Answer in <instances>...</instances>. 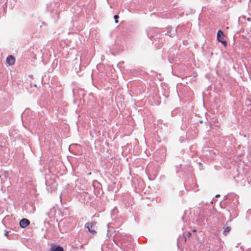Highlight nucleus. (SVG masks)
I'll list each match as a JSON object with an SVG mask.
<instances>
[{"label":"nucleus","mask_w":251,"mask_h":251,"mask_svg":"<svg viewBox=\"0 0 251 251\" xmlns=\"http://www.w3.org/2000/svg\"><path fill=\"white\" fill-rule=\"evenodd\" d=\"M97 223L96 222H92L91 223H87L85 227H86L89 231L93 235H96L97 234L96 229H97L96 226Z\"/></svg>","instance_id":"f257e3e1"},{"label":"nucleus","mask_w":251,"mask_h":251,"mask_svg":"<svg viewBox=\"0 0 251 251\" xmlns=\"http://www.w3.org/2000/svg\"><path fill=\"white\" fill-rule=\"evenodd\" d=\"M217 40L219 42L222 43L223 45L226 46V42L225 41H224V32L221 30H219L217 32Z\"/></svg>","instance_id":"f03ea898"},{"label":"nucleus","mask_w":251,"mask_h":251,"mask_svg":"<svg viewBox=\"0 0 251 251\" xmlns=\"http://www.w3.org/2000/svg\"><path fill=\"white\" fill-rule=\"evenodd\" d=\"M30 224V221L27 219H23L20 222V225L22 228H25Z\"/></svg>","instance_id":"7ed1b4c3"},{"label":"nucleus","mask_w":251,"mask_h":251,"mask_svg":"<svg viewBox=\"0 0 251 251\" xmlns=\"http://www.w3.org/2000/svg\"><path fill=\"white\" fill-rule=\"evenodd\" d=\"M15 62V58L12 55H9L6 58V63L9 65L11 66L14 64Z\"/></svg>","instance_id":"20e7f679"},{"label":"nucleus","mask_w":251,"mask_h":251,"mask_svg":"<svg viewBox=\"0 0 251 251\" xmlns=\"http://www.w3.org/2000/svg\"><path fill=\"white\" fill-rule=\"evenodd\" d=\"M50 251H64V250L60 246H53L51 247Z\"/></svg>","instance_id":"39448f33"},{"label":"nucleus","mask_w":251,"mask_h":251,"mask_svg":"<svg viewBox=\"0 0 251 251\" xmlns=\"http://www.w3.org/2000/svg\"><path fill=\"white\" fill-rule=\"evenodd\" d=\"M224 230L223 231V234L226 236L229 232L231 228L230 226H227L226 227H224Z\"/></svg>","instance_id":"423d86ee"},{"label":"nucleus","mask_w":251,"mask_h":251,"mask_svg":"<svg viewBox=\"0 0 251 251\" xmlns=\"http://www.w3.org/2000/svg\"><path fill=\"white\" fill-rule=\"evenodd\" d=\"M114 18L115 19V22L116 23H118V19L119 18V16L118 15H115L114 16Z\"/></svg>","instance_id":"0eeeda50"},{"label":"nucleus","mask_w":251,"mask_h":251,"mask_svg":"<svg viewBox=\"0 0 251 251\" xmlns=\"http://www.w3.org/2000/svg\"><path fill=\"white\" fill-rule=\"evenodd\" d=\"M187 235H188V237H190L192 235V234H191V232H188V233H187Z\"/></svg>","instance_id":"6e6552de"},{"label":"nucleus","mask_w":251,"mask_h":251,"mask_svg":"<svg viewBox=\"0 0 251 251\" xmlns=\"http://www.w3.org/2000/svg\"><path fill=\"white\" fill-rule=\"evenodd\" d=\"M8 231H6L5 233V235L7 236H8Z\"/></svg>","instance_id":"1a4fd4ad"},{"label":"nucleus","mask_w":251,"mask_h":251,"mask_svg":"<svg viewBox=\"0 0 251 251\" xmlns=\"http://www.w3.org/2000/svg\"><path fill=\"white\" fill-rule=\"evenodd\" d=\"M193 232H196V229H194V230H193Z\"/></svg>","instance_id":"9d476101"}]
</instances>
